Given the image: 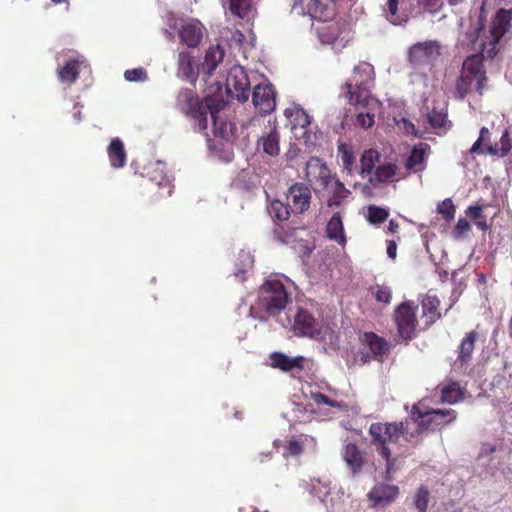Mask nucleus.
Here are the masks:
<instances>
[{"label": "nucleus", "mask_w": 512, "mask_h": 512, "mask_svg": "<svg viewBox=\"0 0 512 512\" xmlns=\"http://www.w3.org/2000/svg\"><path fill=\"white\" fill-rule=\"evenodd\" d=\"M450 411L441 410H423L419 404H414L411 408L410 418L416 424V428L412 431H408V422H376L369 426L368 433L371 437V445L375 447V450L380 456H389L388 447L389 443H397L401 437H404L407 441L422 435L430 427V424L434 422L435 416L425 421L423 418L430 415H447Z\"/></svg>", "instance_id": "f257e3e1"}, {"label": "nucleus", "mask_w": 512, "mask_h": 512, "mask_svg": "<svg viewBox=\"0 0 512 512\" xmlns=\"http://www.w3.org/2000/svg\"><path fill=\"white\" fill-rule=\"evenodd\" d=\"M224 101L207 98L202 102L199 96L189 88L181 89L176 96V107L187 117L194 120V128L203 132L208 127V114L211 116L213 133L224 137L227 133V122L221 120L219 112L224 108Z\"/></svg>", "instance_id": "f03ea898"}, {"label": "nucleus", "mask_w": 512, "mask_h": 512, "mask_svg": "<svg viewBox=\"0 0 512 512\" xmlns=\"http://www.w3.org/2000/svg\"><path fill=\"white\" fill-rule=\"evenodd\" d=\"M486 54L481 50L478 54L468 56L462 65L459 78L456 81L454 96L464 99L474 88L480 95L487 82L483 59Z\"/></svg>", "instance_id": "7ed1b4c3"}, {"label": "nucleus", "mask_w": 512, "mask_h": 512, "mask_svg": "<svg viewBox=\"0 0 512 512\" xmlns=\"http://www.w3.org/2000/svg\"><path fill=\"white\" fill-rule=\"evenodd\" d=\"M374 84V68L371 64L362 62L355 66L351 79L346 82V98L351 105L367 106L374 102L370 88Z\"/></svg>", "instance_id": "20e7f679"}, {"label": "nucleus", "mask_w": 512, "mask_h": 512, "mask_svg": "<svg viewBox=\"0 0 512 512\" xmlns=\"http://www.w3.org/2000/svg\"><path fill=\"white\" fill-rule=\"evenodd\" d=\"M291 302L283 282L275 277L267 278L259 287L257 305L269 316H276Z\"/></svg>", "instance_id": "39448f33"}, {"label": "nucleus", "mask_w": 512, "mask_h": 512, "mask_svg": "<svg viewBox=\"0 0 512 512\" xmlns=\"http://www.w3.org/2000/svg\"><path fill=\"white\" fill-rule=\"evenodd\" d=\"M443 48L437 40L417 42L408 49L407 60L414 71L426 76L435 68Z\"/></svg>", "instance_id": "423d86ee"}, {"label": "nucleus", "mask_w": 512, "mask_h": 512, "mask_svg": "<svg viewBox=\"0 0 512 512\" xmlns=\"http://www.w3.org/2000/svg\"><path fill=\"white\" fill-rule=\"evenodd\" d=\"M489 35L481 43L482 51L487 58H494L499 52L501 40L512 37V10L499 9L491 20Z\"/></svg>", "instance_id": "0eeeda50"}, {"label": "nucleus", "mask_w": 512, "mask_h": 512, "mask_svg": "<svg viewBox=\"0 0 512 512\" xmlns=\"http://www.w3.org/2000/svg\"><path fill=\"white\" fill-rule=\"evenodd\" d=\"M418 305L411 300L401 302L394 310L393 320L397 329V336L409 343L417 335Z\"/></svg>", "instance_id": "6e6552de"}, {"label": "nucleus", "mask_w": 512, "mask_h": 512, "mask_svg": "<svg viewBox=\"0 0 512 512\" xmlns=\"http://www.w3.org/2000/svg\"><path fill=\"white\" fill-rule=\"evenodd\" d=\"M284 114L291 124L295 138L308 143L311 140L312 117L299 105L286 108Z\"/></svg>", "instance_id": "1a4fd4ad"}, {"label": "nucleus", "mask_w": 512, "mask_h": 512, "mask_svg": "<svg viewBox=\"0 0 512 512\" xmlns=\"http://www.w3.org/2000/svg\"><path fill=\"white\" fill-rule=\"evenodd\" d=\"M226 88L231 96L239 101H247L249 98L250 83L248 75L241 66L232 67L226 78Z\"/></svg>", "instance_id": "9d476101"}, {"label": "nucleus", "mask_w": 512, "mask_h": 512, "mask_svg": "<svg viewBox=\"0 0 512 512\" xmlns=\"http://www.w3.org/2000/svg\"><path fill=\"white\" fill-rule=\"evenodd\" d=\"M292 330L297 336L315 338L321 334V325L308 310L299 308L294 315Z\"/></svg>", "instance_id": "9b49d317"}, {"label": "nucleus", "mask_w": 512, "mask_h": 512, "mask_svg": "<svg viewBox=\"0 0 512 512\" xmlns=\"http://www.w3.org/2000/svg\"><path fill=\"white\" fill-rule=\"evenodd\" d=\"M286 198L291 211L302 214L310 208L312 193L309 186L296 182L289 187Z\"/></svg>", "instance_id": "f8f14e48"}, {"label": "nucleus", "mask_w": 512, "mask_h": 512, "mask_svg": "<svg viewBox=\"0 0 512 512\" xmlns=\"http://www.w3.org/2000/svg\"><path fill=\"white\" fill-rule=\"evenodd\" d=\"M305 177L310 184L321 189H328V185L333 180L330 169L317 157H311L307 161Z\"/></svg>", "instance_id": "ddd939ff"}, {"label": "nucleus", "mask_w": 512, "mask_h": 512, "mask_svg": "<svg viewBox=\"0 0 512 512\" xmlns=\"http://www.w3.org/2000/svg\"><path fill=\"white\" fill-rule=\"evenodd\" d=\"M478 339L479 333L476 330H471L462 338L457 349V357L453 363L455 370L466 371L467 367L472 362L473 351Z\"/></svg>", "instance_id": "4468645a"}, {"label": "nucleus", "mask_w": 512, "mask_h": 512, "mask_svg": "<svg viewBox=\"0 0 512 512\" xmlns=\"http://www.w3.org/2000/svg\"><path fill=\"white\" fill-rule=\"evenodd\" d=\"M252 101L261 114H269L276 107L275 91L271 84H258L254 87Z\"/></svg>", "instance_id": "2eb2a0df"}, {"label": "nucleus", "mask_w": 512, "mask_h": 512, "mask_svg": "<svg viewBox=\"0 0 512 512\" xmlns=\"http://www.w3.org/2000/svg\"><path fill=\"white\" fill-rule=\"evenodd\" d=\"M204 26L198 20L183 23L178 31L179 40L189 48H196L203 38Z\"/></svg>", "instance_id": "dca6fc26"}, {"label": "nucleus", "mask_w": 512, "mask_h": 512, "mask_svg": "<svg viewBox=\"0 0 512 512\" xmlns=\"http://www.w3.org/2000/svg\"><path fill=\"white\" fill-rule=\"evenodd\" d=\"M360 342L370 350L372 358L382 362L389 352L387 340L374 332H364L360 335Z\"/></svg>", "instance_id": "f3484780"}, {"label": "nucleus", "mask_w": 512, "mask_h": 512, "mask_svg": "<svg viewBox=\"0 0 512 512\" xmlns=\"http://www.w3.org/2000/svg\"><path fill=\"white\" fill-rule=\"evenodd\" d=\"M399 494V487L392 484L375 485L368 493V499L372 507H378L381 504H390L395 501Z\"/></svg>", "instance_id": "a211bd4d"}, {"label": "nucleus", "mask_w": 512, "mask_h": 512, "mask_svg": "<svg viewBox=\"0 0 512 512\" xmlns=\"http://www.w3.org/2000/svg\"><path fill=\"white\" fill-rule=\"evenodd\" d=\"M342 457L353 475L360 473L367 462L365 451L355 443H347L342 449Z\"/></svg>", "instance_id": "6ab92c4d"}, {"label": "nucleus", "mask_w": 512, "mask_h": 512, "mask_svg": "<svg viewBox=\"0 0 512 512\" xmlns=\"http://www.w3.org/2000/svg\"><path fill=\"white\" fill-rule=\"evenodd\" d=\"M269 358L271 361L270 366L283 372L301 371L305 367V358L303 356L290 358L282 352H273Z\"/></svg>", "instance_id": "aec40b11"}, {"label": "nucleus", "mask_w": 512, "mask_h": 512, "mask_svg": "<svg viewBox=\"0 0 512 512\" xmlns=\"http://www.w3.org/2000/svg\"><path fill=\"white\" fill-rule=\"evenodd\" d=\"M422 307V316L425 318V326L430 327L436 323L441 317L440 299L428 292L420 301Z\"/></svg>", "instance_id": "412c9836"}, {"label": "nucleus", "mask_w": 512, "mask_h": 512, "mask_svg": "<svg viewBox=\"0 0 512 512\" xmlns=\"http://www.w3.org/2000/svg\"><path fill=\"white\" fill-rule=\"evenodd\" d=\"M325 190L328 192L327 206L329 208L339 207L351 195V191L338 178H333L328 189Z\"/></svg>", "instance_id": "4be33fe9"}, {"label": "nucleus", "mask_w": 512, "mask_h": 512, "mask_svg": "<svg viewBox=\"0 0 512 512\" xmlns=\"http://www.w3.org/2000/svg\"><path fill=\"white\" fill-rule=\"evenodd\" d=\"M178 73L191 83L198 79V70L194 65V58L188 51H182L178 55Z\"/></svg>", "instance_id": "5701e85b"}, {"label": "nucleus", "mask_w": 512, "mask_h": 512, "mask_svg": "<svg viewBox=\"0 0 512 512\" xmlns=\"http://www.w3.org/2000/svg\"><path fill=\"white\" fill-rule=\"evenodd\" d=\"M427 150H429L428 144H419L415 147L406 160V169L413 172L423 171L425 169Z\"/></svg>", "instance_id": "b1692460"}, {"label": "nucleus", "mask_w": 512, "mask_h": 512, "mask_svg": "<svg viewBox=\"0 0 512 512\" xmlns=\"http://www.w3.org/2000/svg\"><path fill=\"white\" fill-rule=\"evenodd\" d=\"M110 164L113 168L125 166L127 156L124 144L119 138H113L107 149Z\"/></svg>", "instance_id": "393cba45"}, {"label": "nucleus", "mask_w": 512, "mask_h": 512, "mask_svg": "<svg viewBox=\"0 0 512 512\" xmlns=\"http://www.w3.org/2000/svg\"><path fill=\"white\" fill-rule=\"evenodd\" d=\"M465 389L458 381H450L441 387V402L455 404L464 399Z\"/></svg>", "instance_id": "a878e982"}, {"label": "nucleus", "mask_w": 512, "mask_h": 512, "mask_svg": "<svg viewBox=\"0 0 512 512\" xmlns=\"http://www.w3.org/2000/svg\"><path fill=\"white\" fill-rule=\"evenodd\" d=\"M224 50L220 45L211 46L206 51L204 62L202 65L203 71L208 75H213L219 63L223 61Z\"/></svg>", "instance_id": "bb28decb"}, {"label": "nucleus", "mask_w": 512, "mask_h": 512, "mask_svg": "<svg viewBox=\"0 0 512 512\" xmlns=\"http://www.w3.org/2000/svg\"><path fill=\"white\" fill-rule=\"evenodd\" d=\"M326 233L330 240L336 241L340 245H345L346 237L344 234L342 218L339 213H334L328 221Z\"/></svg>", "instance_id": "cd10ccee"}, {"label": "nucleus", "mask_w": 512, "mask_h": 512, "mask_svg": "<svg viewBox=\"0 0 512 512\" xmlns=\"http://www.w3.org/2000/svg\"><path fill=\"white\" fill-rule=\"evenodd\" d=\"M79 68L80 64L78 60H68L62 68L57 70L59 80L63 83H74L79 77Z\"/></svg>", "instance_id": "c85d7f7f"}, {"label": "nucleus", "mask_w": 512, "mask_h": 512, "mask_svg": "<svg viewBox=\"0 0 512 512\" xmlns=\"http://www.w3.org/2000/svg\"><path fill=\"white\" fill-rule=\"evenodd\" d=\"M376 104L377 102L374 99V102H370L367 106H364L363 104L355 105L358 108L355 124L363 129L372 127L375 123V113L370 108V105Z\"/></svg>", "instance_id": "c756f323"}, {"label": "nucleus", "mask_w": 512, "mask_h": 512, "mask_svg": "<svg viewBox=\"0 0 512 512\" xmlns=\"http://www.w3.org/2000/svg\"><path fill=\"white\" fill-rule=\"evenodd\" d=\"M399 2L400 0H387L385 15L387 20L393 25H402L408 20L407 13L399 9Z\"/></svg>", "instance_id": "7c9ffc66"}, {"label": "nucleus", "mask_w": 512, "mask_h": 512, "mask_svg": "<svg viewBox=\"0 0 512 512\" xmlns=\"http://www.w3.org/2000/svg\"><path fill=\"white\" fill-rule=\"evenodd\" d=\"M397 172V166L394 163H386L379 165L373 176L369 178V182L373 185L377 183H386L390 181Z\"/></svg>", "instance_id": "2f4dec72"}, {"label": "nucleus", "mask_w": 512, "mask_h": 512, "mask_svg": "<svg viewBox=\"0 0 512 512\" xmlns=\"http://www.w3.org/2000/svg\"><path fill=\"white\" fill-rule=\"evenodd\" d=\"M512 148V142L507 130H505L500 138L499 143L496 144H487L486 153L493 155L504 157L506 156Z\"/></svg>", "instance_id": "473e14b6"}, {"label": "nucleus", "mask_w": 512, "mask_h": 512, "mask_svg": "<svg viewBox=\"0 0 512 512\" xmlns=\"http://www.w3.org/2000/svg\"><path fill=\"white\" fill-rule=\"evenodd\" d=\"M380 153L374 149L365 150L360 159V175L365 177L370 175L377 162H379Z\"/></svg>", "instance_id": "72a5a7b5"}, {"label": "nucleus", "mask_w": 512, "mask_h": 512, "mask_svg": "<svg viewBox=\"0 0 512 512\" xmlns=\"http://www.w3.org/2000/svg\"><path fill=\"white\" fill-rule=\"evenodd\" d=\"M263 150L270 156H277L280 152L279 140L280 135L276 127H273L271 131L261 137Z\"/></svg>", "instance_id": "f704fd0d"}, {"label": "nucleus", "mask_w": 512, "mask_h": 512, "mask_svg": "<svg viewBox=\"0 0 512 512\" xmlns=\"http://www.w3.org/2000/svg\"><path fill=\"white\" fill-rule=\"evenodd\" d=\"M268 211L273 219L279 221L287 220L292 212L288 202L285 204L280 200H273L268 207Z\"/></svg>", "instance_id": "c9c22d12"}, {"label": "nucleus", "mask_w": 512, "mask_h": 512, "mask_svg": "<svg viewBox=\"0 0 512 512\" xmlns=\"http://www.w3.org/2000/svg\"><path fill=\"white\" fill-rule=\"evenodd\" d=\"M430 500V491L427 486L421 485L413 497V504L418 512H427Z\"/></svg>", "instance_id": "e433bc0d"}, {"label": "nucleus", "mask_w": 512, "mask_h": 512, "mask_svg": "<svg viewBox=\"0 0 512 512\" xmlns=\"http://www.w3.org/2000/svg\"><path fill=\"white\" fill-rule=\"evenodd\" d=\"M428 122L432 129L434 130H447V113L442 110H431L428 115Z\"/></svg>", "instance_id": "4c0bfd02"}, {"label": "nucleus", "mask_w": 512, "mask_h": 512, "mask_svg": "<svg viewBox=\"0 0 512 512\" xmlns=\"http://www.w3.org/2000/svg\"><path fill=\"white\" fill-rule=\"evenodd\" d=\"M466 214L474 221L475 225L481 231L488 230V224L486 221V217L483 214V208L480 205L469 206L466 210Z\"/></svg>", "instance_id": "58836bf2"}, {"label": "nucleus", "mask_w": 512, "mask_h": 512, "mask_svg": "<svg viewBox=\"0 0 512 512\" xmlns=\"http://www.w3.org/2000/svg\"><path fill=\"white\" fill-rule=\"evenodd\" d=\"M252 7V0H230L229 10L230 12L240 18H244L248 15Z\"/></svg>", "instance_id": "ea45409f"}, {"label": "nucleus", "mask_w": 512, "mask_h": 512, "mask_svg": "<svg viewBox=\"0 0 512 512\" xmlns=\"http://www.w3.org/2000/svg\"><path fill=\"white\" fill-rule=\"evenodd\" d=\"M389 217V211L385 208L370 205L367 210V220L372 224H381Z\"/></svg>", "instance_id": "a19ab883"}, {"label": "nucleus", "mask_w": 512, "mask_h": 512, "mask_svg": "<svg viewBox=\"0 0 512 512\" xmlns=\"http://www.w3.org/2000/svg\"><path fill=\"white\" fill-rule=\"evenodd\" d=\"M371 292L376 301L383 304H389L392 299V290L384 284H376L371 287Z\"/></svg>", "instance_id": "79ce46f5"}, {"label": "nucleus", "mask_w": 512, "mask_h": 512, "mask_svg": "<svg viewBox=\"0 0 512 512\" xmlns=\"http://www.w3.org/2000/svg\"><path fill=\"white\" fill-rule=\"evenodd\" d=\"M421 407V409L423 410H428V411H431L432 409H428L426 407H423V405L419 402L418 403ZM441 411H450L451 413L450 414H447V415H435V414H430L426 417H424L423 419L425 421L429 420L431 417L435 416V419H434V422L430 424V426H433V425H444V424H448V423H451L453 422L456 417H457V414H456V411L453 410V409H440Z\"/></svg>", "instance_id": "37998d69"}, {"label": "nucleus", "mask_w": 512, "mask_h": 512, "mask_svg": "<svg viewBox=\"0 0 512 512\" xmlns=\"http://www.w3.org/2000/svg\"><path fill=\"white\" fill-rule=\"evenodd\" d=\"M339 152L341 154L343 168L347 171V174L352 175L353 166L355 162V156L353 151L349 149L346 145L341 144L339 146Z\"/></svg>", "instance_id": "c03bdc74"}, {"label": "nucleus", "mask_w": 512, "mask_h": 512, "mask_svg": "<svg viewBox=\"0 0 512 512\" xmlns=\"http://www.w3.org/2000/svg\"><path fill=\"white\" fill-rule=\"evenodd\" d=\"M437 211L443 219L450 222L455 217L456 207L450 198H446L437 206Z\"/></svg>", "instance_id": "a18cd8bd"}, {"label": "nucleus", "mask_w": 512, "mask_h": 512, "mask_svg": "<svg viewBox=\"0 0 512 512\" xmlns=\"http://www.w3.org/2000/svg\"><path fill=\"white\" fill-rule=\"evenodd\" d=\"M489 138H490V132L488 130V128L486 127H482L481 130H480V135H479V138L474 142V144L472 145V147L470 148V153L475 155V154H483L484 152H486V150H484L483 148V144H485L487 146V142L489 141Z\"/></svg>", "instance_id": "49530a36"}, {"label": "nucleus", "mask_w": 512, "mask_h": 512, "mask_svg": "<svg viewBox=\"0 0 512 512\" xmlns=\"http://www.w3.org/2000/svg\"><path fill=\"white\" fill-rule=\"evenodd\" d=\"M124 77L127 81L130 82L144 81L147 79V72L144 68L139 67L131 70H126L124 73Z\"/></svg>", "instance_id": "de8ad7c7"}, {"label": "nucleus", "mask_w": 512, "mask_h": 512, "mask_svg": "<svg viewBox=\"0 0 512 512\" xmlns=\"http://www.w3.org/2000/svg\"><path fill=\"white\" fill-rule=\"evenodd\" d=\"M470 230L471 225L469 221L465 218H460L453 229V236L455 239H460Z\"/></svg>", "instance_id": "09e8293b"}, {"label": "nucleus", "mask_w": 512, "mask_h": 512, "mask_svg": "<svg viewBox=\"0 0 512 512\" xmlns=\"http://www.w3.org/2000/svg\"><path fill=\"white\" fill-rule=\"evenodd\" d=\"M386 461V479L390 480L391 475L399 469L398 458L392 457L391 450L389 456H381Z\"/></svg>", "instance_id": "8fccbe9b"}, {"label": "nucleus", "mask_w": 512, "mask_h": 512, "mask_svg": "<svg viewBox=\"0 0 512 512\" xmlns=\"http://www.w3.org/2000/svg\"><path fill=\"white\" fill-rule=\"evenodd\" d=\"M311 398L317 405H327L330 407H338V403L320 392L311 393Z\"/></svg>", "instance_id": "3c124183"}, {"label": "nucleus", "mask_w": 512, "mask_h": 512, "mask_svg": "<svg viewBox=\"0 0 512 512\" xmlns=\"http://www.w3.org/2000/svg\"><path fill=\"white\" fill-rule=\"evenodd\" d=\"M287 451L291 456H298L304 451V441L293 438L288 442Z\"/></svg>", "instance_id": "603ef678"}, {"label": "nucleus", "mask_w": 512, "mask_h": 512, "mask_svg": "<svg viewBox=\"0 0 512 512\" xmlns=\"http://www.w3.org/2000/svg\"><path fill=\"white\" fill-rule=\"evenodd\" d=\"M372 355L369 353L358 351L355 355V361L360 363L361 365L367 364L370 362Z\"/></svg>", "instance_id": "864d4df0"}, {"label": "nucleus", "mask_w": 512, "mask_h": 512, "mask_svg": "<svg viewBox=\"0 0 512 512\" xmlns=\"http://www.w3.org/2000/svg\"><path fill=\"white\" fill-rule=\"evenodd\" d=\"M387 255L391 259H395L397 255V244L394 240H389L387 242Z\"/></svg>", "instance_id": "5fc2aeb1"}, {"label": "nucleus", "mask_w": 512, "mask_h": 512, "mask_svg": "<svg viewBox=\"0 0 512 512\" xmlns=\"http://www.w3.org/2000/svg\"><path fill=\"white\" fill-rule=\"evenodd\" d=\"M271 459V452H266V453H260L256 458H255V461H257L258 463H264L268 460Z\"/></svg>", "instance_id": "6e6d98bb"}, {"label": "nucleus", "mask_w": 512, "mask_h": 512, "mask_svg": "<svg viewBox=\"0 0 512 512\" xmlns=\"http://www.w3.org/2000/svg\"><path fill=\"white\" fill-rule=\"evenodd\" d=\"M398 230H399V224H398V222H397V221H395L394 219H391V220L389 221V224H388V231H389L390 233H393V234H394V233H397V232H398Z\"/></svg>", "instance_id": "4d7b16f0"}, {"label": "nucleus", "mask_w": 512, "mask_h": 512, "mask_svg": "<svg viewBox=\"0 0 512 512\" xmlns=\"http://www.w3.org/2000/svg\"><path fill=\"white\" fill-rule=\"evenodd\" d=\"M246 273L247 271L244 269L238 270L235 272V277L239 279V281L243 282L246 280Z\"/></svg>", "instance_id": "13d9d810"}, {"label": "nucleus", "mask_w": 512, "mask_h": 512, "mask_svg": "<svg viewBox=\"0 0 512 512\" xmlns=\"http://www.w3.org/2000/svg\"><path fill=\"white\" fill-rule=\"evenodd\" d=\"M53 4H61L63 2H65L66 0H51Z\"/></svg>", "instance_id": "bf43d9fd"}, {"label": "nucleus", "mask_w": 512, "mask_h": 512, "mask_svg": "<svg viewBox=\"0 0 512 512\" xmlns=\"http://www.w3.org/2000/svg\"><path fill=\"white\" fill-rule=\"evenodd\" d=\"M245 257H246L247 260H249L250 263L252 262L248 255H245Z\"/></svg>", "instance_id": "052dcab7"}]
</instances>
